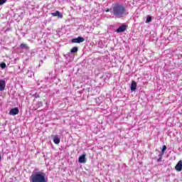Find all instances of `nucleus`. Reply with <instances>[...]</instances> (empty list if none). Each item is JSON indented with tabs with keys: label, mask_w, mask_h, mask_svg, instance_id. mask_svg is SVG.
I'll return each mask as SVG.
<instances>
[{
	"label": "nucleus",
	"mask_w": 182,
	"mask_h": 182,
	"mask_svg": "<svg viewBox=\"0 0 182 182\" xmlns=\"http://www.w3.org/2000/svg\"><path fill=\"white\" fill-rule=\"evenodd\" d=\"M30 182H48L46 173L42 171H33Z\"/></svg>",
	"instance_id": "1"
},
{
	"label": "nucleus",
	"mask_w": 182,
	"mask_h": 182,
	"mask_svg": "<svg viewBox=\"0 0 182 182\" xmlns=\"http://www.w3.org/2000/svg\"><path fill=\"white\" fill-rule=\"evenodd\" d=\"M112 12L117 18H122L124 12H126V9L124 6L117 4L112 8Z\"/></svg>",
	"instance_id": "2"
},
{
	"label": "nucleus",
	"mask_w": 182,
	"mask_h": 182,
	"mask_svg": "<svg viewBox=\"0 0 182 182\" xmlns=\"http://www.w3.org/2000/svg\"><path fill=\"white\" fill-rule=\"evenodd\" d=\"M82 42H85V38L82 37H77L72 40L73 43H82Z\"/></svg>",
	"instance_id": "3"
},
{
	"label": "nucleus",
	"mask_w": 182,
	"mask_h": 182,
	"mask_svg": "<svg viewBox=\"0 0 182 182\" xmlns=\"http://www.w3.org/2000/svg\"><path fill=\"white\" fill-rule=\"evenodd\" d=\"M126 29H127V26H126V25H122V26H119V27L116 30V32H117V33H122V32H124V31H126Z\"/></svg>",
	"instance_id": "4"
},
{
	"label": "nucleus",
	"mask_w": 182,
	"mask_h": 182,
	"mask_svg": "<svg viewBox=\"0 0 182 182\" xmlns=\"http://www.w3.org/2000/svg\"><path fill=\"white\" fill-rule=\"evenodd\" d=\"M18 113H19V109L18 108L11 109L9 112L11 116H15L18 114Z\"/></svg>",
	"instance_id": "5"
},
{
	"label": "nucleus",
	"mask_w": 182,
	"mask_h": 182,
	"mask_svg": "<svg viewBox=\"0 0 182 182\" xmlns=\"http://www.w3.org/2000/svg\"><path fill=\"white\" fill-rule=\"evenodd\" d=\"M79 163H86V154H82L78 159Z\"/></svg>",
	"instance_id": "6"
},
{
	"label": "nucleus",
	"mask_w": 182,
	"mask_h": 182,
	"mask_svg": "<svg viewBox=\"0 0 182 182\" xmlns=\"http://www.w3.org/2000/svg\"><path fill=\"white\" fill-rule=\"evenodd\" d=\"M176 171H181L182 170V161H179L175 166Z\"/></svg>",
	"instance_id": "7"
},
{
	"label": "nucleus",
	"mask_w": 182,
	"mask_h": 182,
	"mask_svg": "<svg viewBox=\"0 0 182 182\" xmlns=\"http://www.w3.org/2000/svg\"><path fill=\"white\" fill-rule=\"evenodd\" d=\"M53 142L55 144H59L60 143V139L57 135H52Z\"/></svg>",
	"instance_id": "8"
},
{
	"label": "nucleus",
	"mask_w": 182,
	"mask_h": 182,
	"mask_svg": "<svg viewBox=\"0 0 182 182\" xmlns=\"http://www.w3.org/2000/svg\"><path fill=\"white\" fill-rule=\"evenodd\" d=\"M6 85V82H5V80H0V91L5 90Z\"/></svg>",
	"instance_id": "9"
},
{
	"label": "nucleus",
	"mask_w": 182,
	"mask_h": 182,
	"mask_svg": "<svg viewBox=\"0 0 182 182\" xmlns=\"http://www.w3.org/2000/svg\"><path fill=\"white\" fill-rule=\"evenodd\" d=\"M52 16H58V18H63V14H60L59 11H56L55 13H51Z\"/></svg>",
	"instance_id": "10"
},
{
	"label": "nucleus",
	"mask_w": 182,
	"mask_h": 182,
	"mask_svg": "<svg viewBox=\"0 0 182 182\" xmlns=\"http://www.w3.org/2000/svg\"><path fill=\"white\" fill-rule=\"evenodd\" d=\"M137 89V83L134 81H132V85H131V90L132 92H134Z\"/></svg>",
	"instance_id": "11"
},
{
	"label": "nucleus",
	"mask_w": 182,
	"mask_h": 182,
	"mask_svg": "<svg viewBox=\"0 0 182 182\" xmlns=\"http://www.w3.org/2000/svg\"><path fill=\"white\" fill-rule=\"evenodd\" d=\"M21 49H25L26 50H29V46L26 43H21L20 46Z\"/></svg>",
	"instance_id": "12"
},
{
	"label": "nucleus",
	"mask_w": 182,
	"mask_h": 182,
	"mask_svg": "<svg viewBox=\"0 0 182 182\" xmlns=\"http://www.w3.org/2000/svg\"><path fill=\"white\" fill-rule=\"evenodd\" d=\"M77 50H78L77 47H73V48L71 49L70 52H71L72 53H77Z\"/></svg>",
	"instance_id": "13"
},
{
	"label": "nucleus",
	"mask_w": 182,
	"mask_h": 182,
	"mask_svg": "<svg viewBox=\"0 0 182 182\" xmlns=\"http://www.w3.org/2000/svg\"><path fill=\"white\" fill-rule=\"evenodd\" d=\"M149 22H151V16H147L146 23H149Z\"/></svg>",
	"instance_id": "14"
},
{
	"label": "nucleus",
	"mask_w": 182,
	"mask_h": 182,
	"mask_svg": "<svg viewBox=\"0 0 182 182\" xmlns=\"http://www.w3.org/2000/svg\"><path fill=\"white\" fill-rule=\"evenodd\" d=\"M1 69H5L6 68V64L5 63H2L1 65H0Z\"/></svg>",
	"instance_id": "15"
},
{
	"label": "nucleus",
	"mask_w": 182,
	"mask_h": 182,
	"mask_svg": "<svg viewBox=\"0 0 182 182\" xmlns=\"http://www.w3.org/2000/svg\"><path fill=\"white\" fill-rule=\"evenodd\" d=\"M42 102H41V101H38V102H37V107L36 108V109H38V107H42Z\"/></svg>",
	"instance_id": "16"
},
{
	"label": "nucleus",
	"mask_w": 182,
	"mask_h": 182,
	"mask_svg": "<svg viewBox=\"0 0 182 182\" xmlns=\"http://www.w3.org/2000/svg\"><path fill=\"white\" fill-rule=\"evenodd\" d=\"M166 150H167V146L166 145H164L161 150L162 153H164V151H166Z\"/></svg>",
	"instance_id": "17"
},
{
	"label": "nucleus",
	"mask_w": 182,
	"mask_h": 182,
	"mask_svg": "<svg viewBox=\"0 0 182 182\" xmlns=\"http://www.w3.org/2000/svg\"><path fill=\"white\" fill-rule=\"evenodd\" d=\"M6 2V0H0V6L4 5Z\"/></svg>",
	"instance_id": "18"
},
{
	"label": "nucleus",
	"mask_w": 182,
	"mask_h": 182,
	"mask_svg": "<svg viewBox=\"0 0 182 182\" xmlns=\"http://www.w3.org/2000/svg\"><path fill=\"white\" fill-rule=\"evenodd\" d=\"M109 11H110V10H109V9H107V10L105 11V12H109Z\"/></svg>",
	"instance_id": "19"
}]
</instances>
